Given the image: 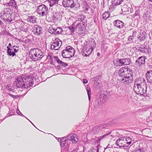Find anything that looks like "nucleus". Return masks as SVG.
I'll return each instance as SVG.
<instances>
[{
    "label": "nucleus",
    "mask_w": 152,
    "mask_h": 152,
    "mask_svg": "<svg viewBox=\"0 0 152 152\" xmlns=\"http://www.w3.org/2000/svg\"><path fill=\"white\" fill-rule=\"evenodd\" d=\"M118 74L119 77L122 78L120 81L126 84L131 83L133 80V75L132 70L126 67L121 68L118 70Z\"/></svg>",
    "instance_id": "nucleus-1"
},
{
    "label": "nucleus",
    "mask_w": 152,
    "mask_h": 152,
    "mask_svg": "<svg viewBox=\"0 0 152 152\" xmlns=\"http://www.w3.org/2000/svg\"><path fill=\"white\" fill-rule=\"evenodd\" d=\"M15 82L16 86L19 88L21 87L28 88L33 85V80L30 76L20 77L17 79Z\"/></svg>",
    "instance_id": "nucleus-2"
},
{
    "label": "nucleus",
    "mask_w": 152,
    "mask_h": 152,
    "mask_svg": "<svg viewBox=\"0 0 152 152\" xmlns=\"http://www.w3.org/2000/svg\"><path fill=\"white\" fill-rule=\"evenodd\" d=\"M29 56L34 61L39 60L43 56L42 52L38 48L31 49L29 52Z\"/></svg>",
    "instance_id": "nucleus-3"
},
{
    "label": "nucleus",
    "mask_w": 152,
    "mask_h": 152,
    "mask_svg": "<svg viewBox=\"0 0 152 152\" xmlns=\"http://www.w3.org/2000/svg\"><path fill=\"white\" fill-rule=\"evenodd\" d=\"M10 10L9 8L4 9L0 13L1 18L8 22H12V20L11 18Z\"/></svg>",
    "instance_id": "nucleus-4"
},
{
    "label": "nucleus",
    "mask_w": 152,
    "mask_h": 152,
    "mask_svg": "<svg viewBox=\"0 0 152 152\" xmlns=\"http://www.w3.org/2000/svg\"><path fill=\"white\" fill-rule=\"evenodd\" d=\"M75 53V50L71 46H69L62 51V55L64 58H69L73 56Z\"/></svg>",
    "instance_id": "nucleus-5"
},
{
    "label": "nucleus",
    "mask_w": 152,
    "mask_h": 152,
    "mask_svg": "<svg viewBox=\"0 0 152 152\" xmlns=\"http://www.w3.org/2000/svg\"><path fill=\"white\" fill-rule=\"evenodd\" d=\"M37 13L40 17H46L48 13V7L45 5L42 4L37 7Z\"/></svg>",
    "instance_id": "nucleus-6"
},
{
    "label": "nucleus",
    "mask_w": 152,
    "mask_h": 152,
    "mask_svg": "<svg viewBox=\"0 0 152 152\" xmlns=\"http://www.w3.org/2000/svg\"><path fill=\"white\" fill-rule=\"evenodd\" d=\"M62 4L64 7H69L71 8L74 7L79 8L80 7V4L76 1L74 2L73 0H63Z\"/></svg>",
    "instance_id": "nucleus-7"
},
{
    "label": "nucleus",
    "mask_w": 152,
    "mask_h": 152,
    "mask_svg": "<svg viewBox=\"0 0 152 152\" xmlns=\"http://www.w3.org/2000/svg\"><path fill=\"white\" fill-rule=\"evenodd\" d=\"M147 86H134L133 89L134 92L137 94H140L141 96L146 95Z\"/></svg>",
    "instance_id": "nucleus-8"
},
{
    "label": "nucleus",
    "mask_w": 152,
    "mask_h": 152,
    "mask_svg": "<svg viewBox=\"0 0 152 152\" xmlns=\"http://www.w3.org/2000/svg\"><path fill=\"white\" fill-rule=\"evenodd\" d=\"M146 57L142 56L139 57L135 61V65L138 67H140L144 66L145 63V59Z\"/></svg>",
    "instance_id": "nucleus-9"
},
{
    "label": "nucleus",
    "mask_w": 152,
    "mask_h": 152,
    "mask_svg": "<svg viewBox=\"0 0 152 152\" xmlns=\"http://www.w3.org/2000/svg\"><path fill=\"white\" fill-rule=\"evenodd\" d=\"M62 45V42L58 39H56L53 41L51 46V49L52 50H58Z\"/></svg>",
    "instance_id": "nucleus-10"
},
{
    "label": "nucleus",
    "mask_w": 152,
    "mask_h": 152,
    "mask_svg": "<svg viewBox=\"0 0 152 152\" xmlns=\"http://www.w3.org/2000/svg\"><path fill=\"white\" fill-rule=\"evenodd\" d=\"M106 125H101L99 126H94L91 132L92 134H95L98 133L100 131H104V129L106 128Z\"/></svg>",
    "instance_id": "nucleus-11"
},
{
    "label": "nucleus",
    "mask_w": 152,
    "mask_h": 152,
    "mask_svg": "<svg viewBox=\"0 0 152 152\" xmlns=\"http://www.w3.org/2000/svg\"><path fill=\"white\" fill-rule=\"evenodd\" d=\"M67 140H70L72 143H76L79 140L78 136L76 134L71 133L66 137Z\"/></svg>",
    "instance_id": "nucleus-12"
},
{
    "label": "nucleus",
    "mask_w": 152,
    "mask_h": 152,
    "mask_svg": "<svg viewBox=\"0 0 152 152\" xmlns=\"http://www.w3.org/2000/svg\"><path fill=\"white\" fill-rule=\"evenodd\" d=\"M147 86L144 79L142 77H139L135 80L134 86Z\"/></svg>",
    "instance_id": "nucleus-13"
},
{
    "label": "nucleus",
    "mask_w": 152,
    "mask_h": 152,
    "mask_svg": "<svg viewBox=\"0 0 152 152\" xmlns=\"http://www.w3.org/2000/svg\"><path fill=\"white\" fill-rule=\"evenodd\" d=\"M82 55L83 56H89L93 50V48H88L86 45L83 46L82 48Z\"/></svg>",
    "instance_id": "nucleus-14"
},
{
    "label": "nucleus",
    "mask_w": 152,
    "mask_h": 152,
    "mask_svg": "<svg viewBox=\"0 0 152 152\" xmlns=\"http://www.w3.org/2000/svg\"><path fill=\"white\" fill-rule=\"evenodd\" d=\"M125 137H123L118 139L115 142L116 145L120 147H127L125 144Z\"/></svg>",
    "instance_id": "nucleus-15"
},
{
    "label": "nucleus",
    "mask_w": 152,
    "mask_h": 152,
    "mask_svg": "<svg viewBox=\"0 0 152 152\" xmlns=\"http://www.w3.org/2000/svg\"><path fill=\"white\" fill-rule=\"evenodd\" d=\"M19 23H20V26L19 27L20 30L24 32H27L28 30V24L22 21H20Z\"/></svg>",
    "instance_id": "nucleus-16"
},
{
    "label": "nucleus",
    "mask_w": 152,
    "mask_h": 152,
    "mask_svg": "<svg viewBox=\"0 0 152 152\" xmlns=\"http://www.w3.org/2000/svg\"><path fill=\"white\" fill-rule=\"evenodd\" d=\"M147 82L152 85V70L148 71L146 73Z\"/></svg>",
    "instance_id": "nucleus-17"
},
{
    "label": "nucleus",
    "mask_w": 152,
    "mask_h": 152,
    "mask_svg": "<svg viewBox=\"0 0 152 152\" xmlns=\"http://www.w3.org/2000/svg\"><path fill=\"white\" fill-rule=\"evenodd\" d=\"M113 24L114 26L119 28H122L124 26V23L118 20H117L113 21Z\"/></svg>",
    "instance_id": "nucleus-18"
},
{
    "label": "nucleus",
    "mask_w": 152,
    "mask_h": 152,
    "mask_svg": "<svg viewBox=\"0 0 152 152\" xmlns=\"http://www.w3.org/2000/svg\"><path fill=\"white\" fill-rule=\"evenodd\" d=\"M121 4L120 6L121 7L120 10V12H127L129 11V10H131V8L128 7L127 6L126 4H125L124 2Z\"/></svg>",
    "instance_id": "nucleus-19"
},
{
    "label": "nucleus",
    "mask_w": 152,
    "mask_h": 152,
    "mask_svg": "<svg viewBox=\"0 0 152 152\" xmlns=\"http://www.w3.org/2000/svg\"><path fill=\"white\" fill-rule=\"evenodd\" d=\"M34 28H35V29H34V32L35 34L37 35H40L42 33V28L41 26H36Z\"/></svg>",
    "instance_id": "nucleus-20"
},
{
    "label": "nucleus",
    "mask_w": 152,
    "mask_h": 152,
    "mask_svg": "<svg viewBox=\"0 0 152 152\" xmlns=\"http://www.w3.org/2000/svg\"><path fill=\"white\" fill-rule=\"evenodd\" d=\"M114 63L116 66L124 65L122 58H117L114 61Z\"/></svg>",
    "instance_id": "nucleus-21"
},
{
    "label": "nucleus",
    "mask_w": 152,
    "mask_h": 152,
    "mask_svg": "<svg viewBox=\"0 0 152 152\" xmlns=\"http://www.w3.org/2000/svg\"><path fill=\"white\" fill-rule=\"evenodd\" d=\"M138 50L145 53H148L149 52L147 47L145 45H141L140 47H138Z\"/></svg>",
    "instance_id": "nucleus-22"
},
{
    "label": "nucleus",
    "mask_w": 152,
    "mask_h": 152,
    "mask_svg": "<svg viewBox=\"0 0 152 152\" xmlns=\"http://www.w3.org/2000/svg\"><path fill=\"white\" fill-rule=\"evenodd\" d=\"M123 1L124 0H111V2L113 6H117L122 4Z\"/></svg>",
    "instance_id": "nucleus-23"
},
{
    "label": "nucleus",
    "mask_w": 152,
    "mask_h": 152,
    "mask_svg": "<svg viewBox=\"0 0 152 152\" xmlns=\"http://www.w3.org/2000/svg\"><path fill=\"white\" fill-rule=\"evenodd\" d=\"M7 4L10 6H11L17 9L18 7L17 6L15 1V0H10L7 2Z\"/></svg>",
    "instance_id": "nucleus-24"
},
{
    "label": "nucleus",
    "mask_w": 152,
    "mask_h": 152,
    "mask_svg": "<svg viewBox=\"0 0 152 152\" xmlns=\"http://www.w3.org/2000/svg\"><path fill=\"white\" fill-rule=\"evenodd\" d=\"M48 15H50V18H51L52 20H54L56 19V13L53 10H51V12H50L49 14Z\"/></svg>",
    "instance_id": "nucleus-25"
},
{
    "label": "nucleus",
    "mask_w": 152,
    "mask_h": 152,
    "mask_svg": "<svg viewBox=\"0 0 152 152\" xmlns=\"http://www.w3.org/2000/svg\"><path fill=\"white\" fill-rule=\"evenodd\" d=\"M85 22H84L81 23H80L77 24L76 27L77 28H78L80 30L82 31L83 29L85 27Z\"/></svg>",
    "instance_id": "nucleus-26"
},
{
    "label": "nucleus",
    "mask_w": 152,
    "mask_h": 152,
    "mask_svg": "<svg viewBox=\"0 0 152 152\" xmlns=\"http://www.w3.org/2000/svg\"><path fill=\"white\" fill-rule=\"evenodd\" d=\"M37 18L34 16H30L28 17L27 19L28 21L31 22L33 23H34L36 22Z\"/></svg>",
    "instance_id": "nucleus-27"
},
{
    "label": "nucleus",
    "mask_w": 152,
    "mask_h": 152,
    "mask_svg": "<svg viewBox=\"0 0 152 152\" xmlns=\"http://www.w3.org/2000/svg\"><path fill=\"white\" fill-rule=\"evenodd\" d=\"M66 140H67L66 139V137H64L60 138V144L61 146L64 147V146Z\"/></svg>",
    "instance_id": "nucleus-28"
},
{
    "label": "nucleus",
    "mask_w": 152,
    "mask_h": 152,
    "mask_svg": "<svg viewBox=\"0 0 152 152\" xmlns=\"http://www.w3.org/2000/svg\"><path fill=\"white\" fill-rule=\"evenodd\" d=\"M7 53L10 56H14L15 55V52H13V51H12V49H11L8 46H7Z\"/></svg>",
    "instance_id": "nucleus-29"
},
{
    "label": "nucleus",
    "mask_w": 152,
    "mask_h": 152,
    "mask_svg": "<svg viewBox=\"0 0 152 152\" xmlns=\"http://www.w3.org/2000/svg\"><path fill=\"white\" fill-rule=\"evenodd\" d=\"M125 137L126 138L125 140L126 141L125 144H126V145H127V146L131 143L132 140L129 137Z\"/></svg>",
    "instance_id": "nucleus-30"
},
{
    "label": "nucleus",
    "mask_w": 152,
    "mask_h": 152,
    "mask_svg": "<svg viewBox=\"0 0 152 152\" xmlns=\"http://www.w3.org/2000/svg\"><path fill=\"white\" fill-rule=\"evenodd\" d=\"M123 65H128L131 63L130 60L129 58H122Z\"/></svg>",
    "instance_id": "nucleus-31"
},
{
    "label": "nucleus",
    "mask_w": 152,
    "mask_h": 152,
    "mask_svg": "<svg viewBox=\"0 0 152 152\" xmlns=\"http://www.w3.org/2000/svg\"><path fill=\"white\" fill-rule=\"evenodd\" d=\"M110 16V13L108 12H104L102 15V18L104 20H106Z\"/></svg>",
    "instance_id": "nucleus-32"
},
{
    "label": "nucleus",
    "mask_w": 152,
    "mask_h": 152,
    "mask_svg": "<svg viewBox=\"0 0 152 152\" xmlns=\"http://www.w3.org/2000/svg\"><path fill=\"white\" fill-rule=\"evenodd\" d=\"M56 29H57V28H51L50 29V32L53 34L55 35L58 34L57 30Z\"/></svg>",
    "instance_id": "nucleus-33"
},
{
    "label": "nucleus",
    "mask_w": 152,
    "mask_h": 152,
    "mask_svg": "<svg viewBox=\"0 0 152 152\" xmlns=\"http://www.w3.org/2000/svg\"><path fill=\"white\" fill-rule=\"evenodd\" d=\"M86 89L87 91V94L88 96V99L89 100H90L91 99V96L90 95L91 94V89L90 88V87L88 86H87L86 88Z\"/></svg>",
    "instance_id": "nucleus-34"
},
{
    "label": "nucleus",
    "mask_w": 152,
    "mask_h": 152,
    "mask_svg": "<svg viewBox=\"0 0 152 152\" xmlns=\"http://www.w3.org/2000/svg\"><path fill=\"white\" fill-rule=\"evenodd\" d=\"M137 37L140 42L144 40L145 38V36L143 34H140Z\"/></svg>",
    "instance_id": "nucleus-35"
},
{
    "label": "nucleus",
    "mask_w": 152,
    "mask_h": 152,
    "mask_svg": "<svg viewBox=\"0 0 152 152\" xmlns=\"http://www.w3.org/2000/svg\"><path fill=\"white\" fill-rule=\"evenodd\" d=\"M6 89L9 91H13L14 90V87L11 86V85L10 84H8L6 86Z\"/></svg>",
    "instance_id": "nucleus-36"
},
{
    "label": "nucleus",
    "mask_w": 152,
    "mask_h": 152,
    "mask_svg": "<svg viewBox=\"0 0 152 152\" xmlns=\"http://www.w3.org/2000/svg\"><path fill=\"white\" fill-rule=\"evenodd\" d=\"M53 59L55 61H56V62L59 64H61V63L62 62V61L59 59L57 57L54 56V57L53 58Z\"/></svg>",
    "instance_id": "nucleus-37"
},
{
    "label": "nucleus",
    "mask_w": 152,
    "mask_h": 152,
    "mask_svg": "<svg viewBox=\"0 0 152 152\" xmlns=\"http://www.w3.org/2000/svg\"><path fill=\"white\" fill-rule=\"evenodd\" d=\"M56 2V1L55 0H50L49 1V5L50 7H52L55 5Z\"/></svg>",
    "instance_id": "nucleus-38"
},
{
    "label": "nucleus",
    "mask_w": 152,
    "mask_h": 152,
    "mask_svg": "<svg viewBox=\"0 0 152 152\" xmlns=\"http://www.w3.org/2000/svg\"><path fill=\"white\" fill-rule=\"evenodd\" d=\"M88 3L85 1H83V5L84 7H85V9H86L87 10H88V8L87 7V6L88 5Z\"/></svg>",
    "instance_id": "nucleus-39"
},
{
    "label": "nucleus",
    "mask_w": 152,
    "mask_h": 152,
    "mask_svg": "<svg viewBox=\"0 0 152 152\" xmlns=\"http://www.w3.org/2000/svg\"><path fill=\"white\" fill-rule=\"evenodd\" d=\"M15 109L10 110L9 111V113L11 115H13L15 113Z\"/></svg>",
    "instance_id": "nucleus-40"
},
{
    "label": "nucleus",
    "mask_w": 152,
    "mask_h": 152,
    "mask_svg": "<svg viewBox=\"0 0 152 152\" xmlns=\"http://www.w3.org/2000/svg\"><path fill=\"white\" fill-rule=\"evenodd\" d=\"M56 30H57L58 34H61L63 31L62 29L60 27L57 28Z\"/></svg>",
    "instance_id": "nucleus-41"
},
{
    "label": "nucleus",
    "mask_w": 152,
    "mask_h": 152,
    "mask_svg": "<svg viewBox=\"0 0 152 152\" xmlns=\"http://www.w3.org/2000/svg\"><path fill=\"white\" fill-rule=\"evenodd\" d=\"M134 152H144V151L143 149L142 148H141L137 150H136Z\"/></svg>",
    "instance_id": "nucleus-42"
},
{
    "label": "nucleus",
    "mask_w": 152,
    "mask_h": 152,
    "mask_svg": "<svg viewBox=\"0 0 152 152\" xmlns=\"http://www.w3.org/2000/svg\"><path fill=\"white\" fill-rule=\"evenodd\" d=\"M16 113L17 114H18L19 115L21 116H22L26 117L25 116L23 115L20 112V110L18 109H17L16 110Z\"/></svg>",
    "instance_id": "nucleus-43"
},
{
    "label": "nucleus",
    "mask_w": 152,
    "mask_h": 152,
    "mask_svg": "<svg viewBox=\"0 0 152 152\" xmlns=\"http://www.w3.org/2000/svg\"><path fill=\"white\" fill-rule=\"evenodd\" d=\"M68 28L69 30H70L71 32H73L74 31V27L72 26H69L68 27Z\"/></svg>",
    "instance_id": "nucleus-44"
},
{
    "label": "nucleus",
    "mask_w": 152,
    "mask_h": 152,
    "mask_svg": "<svg viewBox=\"0 0 152 152\" xmlns=\"http://www.w3.org/2000/svg\"><path fill=\"white\" fill-rule=\"evenodd\" d=\"M107 135L105 134L102 136H100L98 138V140L99 141L101 140L103 138L105 137L106 136H107Z\"/></svg>",
    "instance_id": "nucleus-45"
},
{
    "label": "nucleus",
    "mask_w": 152,
    "mask_h": 152,
    "mask_svg": "<svg viewBox=\"0 0 152 152\" xmlns=\"http://www.w3.org/2000/svg\"><path fill=\"white\" fill-rule=\"evenodd\" d=\"M63 66L65 67L67 66H68L67 64H66L64 62H62L61 64Z\"/></svg>",
    "instance_id": "nucleus-46"
},
{
    "label": "nucleus",
    "mask_w": 152,
    "mask_h": 152,
    "mask_svg": "<svg viewBox=\"0 0 152 152\" xmlns=\"http://www.w3.org/2000/svg\"><path fill=\"white\" fill-rule=\"evenodd\" d=\"M96 44L95 43V42H93V44H92L91 46V48H93V49L94 48L96 47Z\"/></svg>",
    "instance_id": "nucleus-47"
},
{
    "label": "nucleus",
    "mask_w": 152,
    "mask_h": 152,
    "mask_svg": "<svg viewBox=\"0 0 152 152\" xmlns=\"http://www.w3.org/2000/svg\"><path fill=\"white\" fill-rule=\"evenodd\" d=\"M95 105H97V106H99L101 105L102 104H101V102H99L97 101V102H95Z\"/></svg>",
    "instance_id": "nucleus-48"
},
{
    "label": "nucleus",
    "mask_w": 152,
    "mask_h": 152,
    "mask_svg": "<svg viewBox=\"0 0 152 152\" xmlns=\"http://www.w3.org/2000/svg\"><path fill=\"white\" fill-rule=\"evenodd\" d=\"M133 36H130L129 38H128V40L129 42L131 41L132 40V38H133Z\"/></svg>",
    "instance_id": "nucleus-49"
},
{
    "label": "nucleus",
    "mask_w": 152,
    "mask_h": 152,
    "mask_svg": "<svg viewBox=\"0 0 152 152\" xmlns=\"http://www.w3.org/2000/svg\"><path fill=\"white\" fill-rule=\"evenodd\" d=\"M137 32H136V31H134L133 32V34L132 35V36H133V37H137V36L136 35V34H137Z\"/></svg>",
    "instance_id": "nucleus-50"
},
{
    "label": "nucleus",
    "mask_w": 152,
    "mask_h": 152,
    "mask_svg": "<svg viewBox=\"0 0 152 152\" xmlns=\"http://www.w3.org/2000/svg\"><path fill=\"white\" fill-rule=\"evenodd\" d=\"M112 147V145H110V144H108L107 146L105 148V150L107 148H111Z\"/></svg>",
    "instance_id": "nucleus-51"
},
{
    "label": "nucleus",
    "mask_w": 152,
    "mask_h": 152,
    "mask_svg": "<svg viewBox=\"0 0 152 152\" xmlns=\"http://www.w3.org/2000/svg\"><path fill=\"white\" fill-rule=\"evenodd\" d=\"M83 83H84L86 84L88 83V80L86 79H83Z\"/></svg>",
    "instance_id": "nucleus-52"
},
{
    "label": "nucleus",
    "mask_w": 152,
    "mask_h": 152,
    "mask_svg": "<svg viewBox=\"0 0 152 152\" xmlns=\"http://www.w3.org/2000/svg\"><path fill=\"white\" fill-rule=\"evenodd\" d=\"M9 95L13 98H15V97L16 96H14L11 94H9Z\"/></svg>",
    "instance_id": "nucleus-53"
},
{
    "label": "nucleus",
    "mask_w": 152,
    "mask_h": 152,
    "mask_svg": "<svg viewBox=\"0 0 152 152\" xmlns=\"http://www.w3.org/2000/svg\"><path fill=\"white\" fill-rule=\"evenodd\" d=\"M50 64H51L54 65V62H53V60H52L51 61H50Z\"/></svg>",
    "instance_id": "nucleus-54"
},
{
    "label": "nucleus",
    "mask_w": 152,
    "mask_h": 152,
    "mask_svg": "<svg viewBox=\"0 0 152 152\" xmlns=\"http://www.w3.org/2000/svg\"><path fill=\"white\" fill-rule=\"evenodd\" d=\"M14 51H13V52H15H15H17L18 51V50H17L15 49H14Z\"/></svg>",
    "instance_id": "nucleus-55"
},
{
    "label": "nucleus",
    "mask_w": 152,
    "mask_h": 152,
    "mask_svg": "<svg viewBox=\"0 0 152 152\" xmlns=\"http://www.w3.org/2000/svg\"><path fill=\"white\" fill-rule=\"evenodd\" d=\"M78 20H79L80 21H82L83 20V19H82L81 18H78Z\"/></svg>",
    "instance_id": "nucleus-56"
},
{
    "label": "nucleus",
    "mask_w": 152,
    "mask_h": 152,
    "mask_svg": "<svg viewBox=\"0 0 152 152\" xmlns=\"http://www.w3.org/2000/svg\"><path fill=\"white\" fill-rule=\"evenodd\" d=\"M26 118L34 126V125L33 124V123L30 121L26 117Z\"/></svg>",
    "instance_id": "nucleus-57"
},
{
    "label": "nucleus",
    "mask_w": 152,
    "mask_h": 152,
    "mask_svg": "<svg viewBox=\"0 0 152 152\" xmlns=\"http://www.w3.org/2000/svg\"><path fill=\"white\" fill-rule=\"evenodd\" d=\"M5 1H6L7 2H8L10 0H4Z\"/></svg>",
    "instance_id": "nucleus-58"
},
{
    "label": "nucleus",
    "mask_w": 152,
    "mask_h": 152,
    "mask_svg": "<svg viewBox=\"0 0 152 152\" xmlns=\"http://www.w3.org/2000/svg\"><path fill=\"white\" fill-rule=\"evenodd\" d=\"M2 22L1 21V20H0V24H2Z\"/></svg>",
    "instance_id": "nucleus-59"
},
{
    "label": "nucleus",
    "mask_w": 152,
    "mask_h": 152,
    "mask_svg": "<svg viewBox=\"0 0 152 152\" xmlns=\"http://www.w3.org/2000/svg\"><path fill=\"white\" fill-rule=\"evenodd\" d=\"M9 45L10 46H11V44L10 43L9 44Z\"/></svg>",
    "instance_id": "nucleus-60"
},
{
    "label": "nucleus",
    "mask_w": 152,
    "mask_h": 152,
    "mask_svg": "<svg viewBox=\"0 0 152 152\" xmlns=\"http://www.w3.org/2000/svg\"><path fill=\"white\" fill-rule=\"evenodd\" d=\"M148 1H150V2H152V0H148Z\"/></svg>",
    "instance_id": "nucleus-61"
},
{
    "label": "nucleus",
    "mask_w": 152,
    "mask_h": 152,
    "mask_svg": "<svg viewBox=\"0 0 152 152\" xmlns=\"http://www.w3.org/2000/svg\"><path fill=\"white\" fill-rule=\"evenodd\" d=\"M60 138H58V141L59 142H60Z\"/></svg>",
    "instance_id": "nucleus-62"
},
{
    "label": "nucleus",
    "mask_w": 152,
    "mask_h": 152,
    "mask_svg": "<svg viewBox=\"0 0 152 152\" xmlns=\"http://www.w3.org/2000/svg\"><path fill=\"white\" fill-rule=\"evenodd\" d=\"M97 55L98 56H99L100 54L99 53H98Z\"/></svg>",
    "instance_id": "nucleus-63"
},
{
    "label": "nucleus",
    "mask_w": 152,
    "mask_h": 152,
    "mask_svg": "<svg viewBox=\"0 0 152 152\" xmlns=\"http://www.w3.org/2000/svg\"><path fill=\"white\" fill-rule=\"evenodd\" d=\"M150 35H151L152 36V31H151V33Z\"/></svg>",
    "instance_id": "nucleus-64"
}]
</instances>
